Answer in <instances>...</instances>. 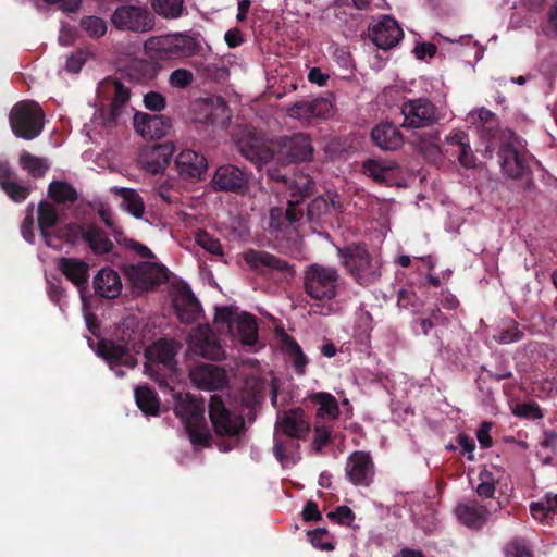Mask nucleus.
Returning a JSON list of instances; mask_svg holds the SVG:
<instances>
[{
    "instance_id": "603ef678",
    "label": "nucleus",
    "mask_w": 557,
    "mask_h": 557,
    "mask_svg": "<svg viewBox=\"0 0 557 557\" xmlns=\"http://www.w3.org/2000/svg\"><path fill=\"white\" fill-rule=\"evenodd\" d=\"M79 26L92 38L102 37L108 29L107 22L95 15L84 16L81 20Z\"/></svg>"
},
{
    "instance_id": "49530a36",
    "label": "nucleus",
    "mask_w": 557,
    "mask_h": 557,
    "mask_svg": "<svg viewBox=\"0 0 557 557\" xmlns=\"http://www.w3.org/2000/svg\"><path fill=\"white\" fill-rule=\"evenodd\" d=\"M48 196L57 203H73L77 200L76 189L64 181H52L48 186Z\"/></svg>"
},
{
    "instance_id": "1a4fd4ad",
    "label": "nucleus",
    "mask_w": 557,
    "mask_h": 557,
    "mask_svg": "<svg viewBox=\"0 0 557 557\" xmlns=\"http://www.w3.org/2000/svg\"><path fill=\"white\" fill-rule=\"evenodd\" d=\"M209 418L219 436L233 437L239 435L245 429L244 418L231 411L222 397L216 394L211 395L209 400Z\"/></svg>"
},
{
    "instance_id": "4d7b16f0",
    "label": "nucleus",
    "mask_w": 557,
    "mask_h": 557,
    "mask_svg": "<svg viewBox=\"0 0 557 557\" xmlns=\"http://www.w3.org/2000/svg\"><path fill=\"white\" fill-rule=\"evenodd\" d=\"M326 517L341 525H350L356 515L350 507L346 505L338 506L335 510L327 512Z\"/></svg>"
},
{
    "instance_id": "bb28decb",
    "label": "nucleus",
    "mask_w": 557,
    "mask_h": 557,
    "mask_svg": "<svg viewBox=\"0 0 557 557\" xmlns=\"http://www.w3.org/2000/svg\"><path fill=\"white\" fill-rule=\"evenodd\" d=\"M0 188L14 202L21 203L30 195V186L21 184L8 161L0 160Z\"/></svg>"
},
{
    "instance_id": "f8f14e48",
    "label": "nucleus",
    "mask_w": 557,
    "mask_h": 557,
    "mask_svg": "<svg viewBox=\"0 0 557 557\" xmlns=\"http://www.w3.org/2000/svg\"><path fill=\"white\" fill-rule=\"evenodd\" d=\"M307 206L298 200H287L286 208L273 207L269 214V226L273 232L286 234L289 230L297 231L305 215Z\"/></svg>"
},
{
    "instance_id": "864d4df0",
    "label": "nucleus",
    "mask_w": 557,
    "mask_h": 557,
    "mask_svg": "<svg viewBox=\"0 0 557 557\" xmlns=\"http://www.w3.org/2000/svg\"><path fill=\"white\" fill-rule=\"evenodd\" d=\"M196 244L214 256H223V247L218 238L211 236L207 231L199 230L195 236Z\"/></svg>"
},
{
    "instance_id": "37998d69",
    "label": "nucleus",
    "mask_w": 557,
    "mask_h": 557,
    "mask_svg": "<svg viewBox=\"0 0 557 557\" xmlns=\"http://www.w3.org/2000/svg\"><path fill=\"white\" fill-rule=\"evenodd\" d=\"M18 164L33 178L44 177L50 168L46 158L34 156L28 151L20 154Z\"/></svg>"
},
{
    "instance_id": "20e7f679",
    "label": "nucleus",
    "mask_w": 557,
    "mask_h": 557,
    "mask_svg": "<svg viewBox=\"0 0 557 557\" xmlns=\"http://www.w3.org/2000/svg\"><path fill=\"white\" fill-rule=\"evenodd\" d=\"M45 113L35 101H20L13 106L9 122L13 134L26 140L39 136L44 129Z\"/></svg>"
},
{
    "instance_id": "cd10ccee",
    "label": "nucleus",
    "mask_w": 557,
    "mask_h": 557,
    "mask_svg": "<svg viewBox=\"0 0 557 557\" xmlns=\"http://www.w3.org/2000/svg\"><path fill=\"white\" fill-rule=\"evenodd\" d=\"M173 153L172 143L154 145L141 156L143 168L151 174L162 173L170 164Z\"/></svg>"
},
{
    "instance_id": "ddd939ff",
    "label": "nucleus",
    "mask_w": 557,
    "mask_h": 557,
    "mask_svg": "<svg viewBox=\"0 0 557 557\" xmlns=\"http://www.w3.org/2000/svg\"><path fill=\"white\" fill-rule=\"evenodd\" d=\"M103 87L112 96L108 110L102 112L103 119L109 126L117 125L127 110L131 98L129 88L116 78L104 79Z\"/></svg>"
},
{
    "instance_id": "f03ea898",
    "label": "nucleus",
    "mask_w": 557,
    "mask_h": 557,
    "mask_svg": "<svg viewBox=\"0 0 557 557\" xmlns=\"http://www.w3.org/2000/svg\"><path fill=\"white\" fill-rule=\"evenodd\" d=\"M341 265L354 282L362 287L375 285L382 276L381 260L372 255L366 243H350L337 247Z\"/></svg>"
},
{
    "instance_id": "e2e57ef3",
    "label": "nucleus",
    "mask_w": 557,
    "mask_h": 557,
    "mask_svg": "<svg viewBox=\"0 0 557 557\" xmlns=\"http://www.w3.org/2000/svg\"><path fill=\"white\" fill-rule=\"evenodd\" d=\"M135 333L134 319H124L116 330L117 343L126 344L128 346V343L134 338Z\"/></svg>"
},
{
    "instance_id": "c9c22d12",
    "label": "nucleus",
    "mask_w": 557,
    "mask_h": 557,
    "mask_svg": "<svg viewBox=\"0 0 557 557\" xmlns=\"http://www.w3.org/2000/svg\"><path fill=\"white\" fill-rule=\"evenodd\" d=\"M83 240L87 243L95 255L109 253L114 247L106 232L95 224L86 225Z\"/></svg>"
},
{
    "instance_id": "3c124183",
    "label": "nucleus",
    "mask_w": 557,
    "mask_h": 557,
    "mask_svg": "<svg viewBox=\"0 0 557 557\" xmlns=\"http://www.w3.org/2000/svg\"><path fill=\"white\" fill-rule=\"evenodd\" d=\"M184 0H152L154 11L165 18H177L183 11Z\"/></svg>"
},
{
    "instance_id": "58836bf2",
    "label": "nucleus",
    "mask_w": 557,
    "mask_h": 557,
    "mask_svg": "<svg viewBox=\"0 0 557 557\" xmlns=\"http://www.w3.org/2000/svg\"><path fill=\"white\" fill-rule=\"evenodd\" d=\"M530 511L535 520L545 524H552L554 516L557 515V494H546L543 499L532 502L530 504Z\"/></svg>"
},
{
    "instance_id": "9b49d317",
    "label": "nucleus",
    "mask_w": 557,
    "mask_h": 557,
    "mask_svg": "<svg viewBox=\"0 0 557 557\" xmlns=\"http://www.w3.org/2000/svg\"><path fill=\"white\" fill-rule=\"evenodd\" d=\"M250 174L236 165L225 164L219 166L211 181L212 188L216 191L245 194L249 188Z\"/></svg>"
},
{
    "instance_id": "13d9d810",
    "label": "nucleus",
    "mask_w": 557,
    "mask_h": 557,
    "mask_svg": "<svg viewBox=\"0 0 557 557\" xmlns=\"http://www.w3.org/2000/svg\"><path fill=\"white\" fill-rule=\"evenodd\" d=\"M506 557H532L531 549L523 539H513L506 545Z\"/></svg>"
},
{
    "instance_id": "6e6552de",
    "label": "nucleus",
    "mask_w": 557,
    "mask_h": 557,
    "mask_svg": "<svg viewBox=\"0 0 557 557\" xmlns=\"http://www.w3.org/2000/svg\"><path fill=\"white\" fill-rule=\"evenodd\" d=\"M111 23L119 30L147 33L154 26V16L145 7L121 4L112 13Z\"/></svg>"
},
{
    "instance_id": "dca6fc26",
    "label": "nucleus",
    "mask_w": 557,
    "mask_h": 557,
    "mask_svg": "<svg viewBox=\"0 0 557 557\" xmlns=\"http://www.w3.org/2000/svg\"><path fill=\"white\" fill-rule=\"evenodd\" d=\"M249 268L260 274H269L274 271L294 276V267L287 261L264 250L248 249L243 253Z\"/></svg>"
},
{
    "instance_id": "052dcab7",
    "label": "nucleus",
    "mask_w": 557,
    "mask_h": 557,
    "mask_svg": "<svg viewBox=\"0 0 557 557\" xmlns=\"http://www.w3.org/2000/svg\"><path fill=\"white\" fill-rule=\"evenodd\" d=\"M332 428L329 425H315L313 436V448L320 453L331 442Z\"/></svg>"
},
{
    "instance_id": "09e8293b",
    "label": "nucleus",
    "mask_w": 557,
    "mask_h": 557,
    "mask_svg": "<svg viewBox=\"0 0 557 557\" xmlns=\"http://www.w3.org/2000/svg\"><path fill=\"white\" fill-rule=\"evenodd\" d=\"M286 349L295 372L299 375L305 374L309 359L294 337H286Z\"/></svg>"
},
{
    "instance_id": "6e6d98bb",
    "label": "nucleus",
    "mask_w": 557,
    "mask_h": 557,
    "mask_svg": "<svg viewBox=\"0 0 557 557\" xmlns=\"http://www.w3.org/2000/svg\"><path fill=\"white\" fill-rule=\"evenodd\" d=\"M523 337H524V332H523V330H521L519 327L518 322H516L515 320H510L507 327L504 329L498 334L496 339L500 344H510V343L519 342V341L523 339Z\"/></svg>"
},
{
    "instance_id": "f3484780",
    "label": "nucleus",
    "mask_w": 557,
    "mask_h": 557,
    "mask_svg": "<svg viewBox=\"0 0 557 557\" xmlns=\"http://www.w3.org/2000/svg\"><path fill=\"white\" fill-rule=\"evenodd\" d=\"M345 473L354 485L369 486L375 474V467L370 453L357 450L349 455Z\"/></svg>"
},
{
    "instance_id": "0e129e2a",
    "label": "nucleus",
    "mask_w": 557,
    "mask_h": 557,
    "mask_svg": "<svg viewBox=\"0 0 557 557\" xmlns=\"http://www.w3.org/2000/svg\"><path fill=\"white\" fill-rule=\"evenodd\" d=\"M327 535V530L323 528H319L308 532V537L310 539V542L314 547H318L322 550H333L334 545L329 541H324V537H326Z\"/></svg>"
},
{
    "instance_id": "4c0bfd02",
    "label": "nucleus",
    "mask_w": 557,
    "mask_h": 557,
    "mask_svg": "<svg viewBox=\"0 0 557 557\" xmlns=\"http://www.w3.org/2000/svg\"><path fill=\"white\" fill-rule=\"evenodd\" d=\"M236 335L244 345H253L258 339V324L255 315L243 312L234 322Z\"/></svg>"
},
{
    "instance_id": "39448f33",
    "label": "nucleus",
    "mask_w": 557,
    "mask_h": 557,
    "mask_svg": "<svg viewBox=\"0 0 557 557\" xmlns=\"http://www.w3.org/2000/svg\"><path fill=\"white\" fill-rule=\"evenodd\" d=\"M338 281L336 268L313 263L305 272V290L313 299L330 300L337 295Z\"/></svg>"
},
{
    "instance_id": "0eeeda50",
    "label": "nucleus",
    "mask_w": 557,
    "mask_h": 557,
    "mask_svg": "<svg viewBox=\"0 0 557 557\" xmlns=\"http://www.w3.org/2000/svg\"><path fill=\"white\" fill-rule=\"evenodd\" d=\"M273 149L274 159L284 165L310 161L313 157L311 137L304 133L278 137Z\"/></svg>"
},
{
    "instance_id": "f257e3e1",
    "label": "nucleus",
    "mask_w": 557,
    "mask_h": 557,
    "mask_svg": "<svg viewBox=\"0 0 557 557\" xmlns=\"http://www.w3.org/2000/svg\"><path fill=\"white\" fill-rule=\"evenodd\" d=\"M182 345L174 339L161 338L146 348L145 373L165 391L177 380L176 356Z\"/></svg>"
},
{
    "instance_id": "2eb2a0df",
    "label": "nucleus",
    "mask_w": 557,
    "mask_h": 557,
    "mask_svg": "<svg viewBox=\"0 0 557 557\" xmlns=\"http://www.w3.org/2000/svg\"><path fill=\"white\" fill-rule=\"evenodd\" d=\"M370 40L382 50L396 47L404 37V32L398 22L391 15H383L381 20L369 26Z\"/></svg>"
},
{
    "instance_id": "7ed1b4c3",
    "label": "nucleus",
    "mask_w": 557,
    "mask_h": 557,
    "mask_svg": "<svg viewBox=\"0 0 557 557\" xmlns=\"http://www.w3.org/2000/svg\"><path fill=\"white\" fill-rule=\"evenodd\" d=\"M144 47L147 54L159 60H182L205 55L201 40L188 33L151 37L145 41Z\"/></svg>"
},
{
    "instance_id": "7c9ffc66",
    "label": "nucleus",
    "mask_w": 557,
    "mask_h": 557,
    "mask_svg": "<svg viewBox=\"0 0 557 557\" xmlns=\"http://www.w3.org/2000/svg\"><path fill=\"white\" fill-rule=\"evenodd\" d=\"M465 132H457L447 136L445 151L456 157L459 163L466 169L475 168L476 157L474 156Z\"/></svg>"
},
{
    "instance_id": "ea45409f",
    "label": "nucleus",
    "mask_w": 557,
    "mask_h": 557,
    "mask_svg": "<svg viewBox=\"0 0 557 557\" xmlns=\"http://www.w3.org/2000/svg\"><path fill=\"white\" fill-rule=\"evenodd\" d=\"M311 404L318 406L317 417L336 419L339 416V407L336 398L326 392L313 393L309 396Z\"/></svg>"
},
{
    "instance_id": "a211bd4d",
    "label": "nucleus",
    "mask_w": 557,
    "mask_h": 557,
    "mask_svg": "<svg viewBox=\"0 0 557 557\" xmlns=\"http://www.w3.org/2000/svg\"><path fill=\"white\" fill-rule=\"evenodd\" d=\"M175 168L182 180L200 181L208 169V161L202 153L184 149L175 158Z\"/></svg>"
},
{
    "instance_id": "8fccbe9b",
    "label": "nucleus",
    "mask_w": 557,
    "mask_h": 557,
    "mask_svg": "<svg viewBox=\"0 0 557 557\" xmlns=\"http://www.w3.org/2000/svg\"><path fill=\"white\" fill-rule=\"evenodd\" d=\"M58 222L59 214L55 207L48 201L41 200L37 208V223L40 233H44V230L52 228Z\"/></svg>"
},
{
    "instance_id": "a19ab883",
    "label": "nucleus",
    "mask_w": 557,
    "mask_h": 557,
    "mask_svg": "<svg viewBox=\"0 0 557 557\" xmlns=\"http://www.w3.org/2000/svg\"><path fill=\"white\" fill-rule=\"evenodd\" d=\"M134 394L136 405L146 416L159 414L160 400L153 389L148 386H137Z\"/></svg>"
},
{
    "instance_id": "4468645a",
    "label": "nucleus",
    "mask_w": 557,
    "mask_h": 557,
    "mask_svg": "<svg viewBox=\"0 0 557 557\" xmlns=\"http://www.w3.org/2000/svg\"><path fill=\"white\" fill-rule=\"evenodd\" d=\"M500 508L502 504L499 500L482 505L474 499L468 503L458 504L455 508V513L459 522L467 528L471 530H481L487 521V516Z\"/></svg>"
},
{
    "instance_id": "a18cd8bd",
    "label": "nucleus",
    "mask_w": 557,
    "mask_h": 557,
    "mask_svg": "<svg viewBox=\"0 0 557 557\" xmlns=\"http://www.w3.org/2000/svg\"><path fill=\"white\" fill-rule=\"evenodd\" d=\"M342 212L343 205L337 193L327 191L325 196L318 197L307 205V215L310 220L314 218V211Z\"/></svg>"
},
{
    "instance_id": "423d86ee",
    "label": "nucleus",
    "mask_w": 557,
    "mask_h": 557,
    "mask_svg": "<svg viewBox=\"0 0 557 557\" xmlns=\"http://www.w3.org/2000/svg\"><path fill=\"white\" fill-rule=\"evenodd\" d=\"M405 128H425L437 124L444 114L429 98L406 100L400 108Z\"/></svg>"
},
{
    "instance_id": "473e14b6",
    "label": "nucleus",
    "mask_w": 557,
    "mask_h": 557,
    "mask_svg": "<svg viewBox=\"0 0 557 557\" xmlns=\"http://www.w3.org/2000/svg\"><path fill=\"white\" fill-rule=\"evenodd\" d=\"M94 289L97 295L108 299L120 296L122 282L119 273L110 267H104L95 275Z\"/></svg>"
},
{
    "instance_id": "c03bdc74",
    "label": "nucleus",
    "mask_w": 557,
    "mask_h": 557,
    "mask_svg": "<svg viewBox=\"0 0 557 557\" xmlns=\"http://www.w3.org/2000/svg\"><path fill=\"white\" fill-rule=\"evenodd\" d=\"M158 74V66L151 61L144 59L134 60L127 69V76L137 83L152 81Z\"/></svg>"
},
{
    "instance_id": "e433bc0d",
    "label": "nucleus",
    "mask_w": 557,
    "mask_h": 557,
    "mask_svg": "<svg viewBox=\"0 0 557 557\" xmlns=\"http://www.w3.org/2000/svg\"><path fill=\"white\" fill-rule=\"evenodd\" d=\"M194 351L203 358L219 361L224 358V349L211 334H199L193 339Z\"/></svg>"
},
{
    "instance_id": "bf43d9fd",
    "label": "nucleus",
    "mask_w": 557,
    "mask_h": 557,
    "mask_svg": "<svg viewBox=\"0 0 557 557\" xmlns=\"http://www.w3.org/2000/svg\"><path fill=\"white\" fill-rule=\"evenodd\" d=\"M193 81L194 75L191 71L187 69L174 70L169 78L170 85L177 88H186L193 83Z\"/></svg>"
},
{
    "instance_id": "aec40b11",
    "label": "nucleus",
    "mask_w": 557,
    "mask_h": 557,
    "mask_svg": "<svg viewBox=\"0 0 557 557\" xmlns=\"http://www.w3.org/2000/svg\"><path fill=\"white\" fill-rule=\"evenodd\" d=\"M193 382L202 389H221L228 383V377L224 369L212 363H201L190 371Z\"/></svg>"
},
{
    "instance_id": "4be33fe9",
    "label": "nucleus",
    "mask_w": 557,
    "mask_h": 557,
    "mask_svg": "<svg viewBox=\"0 0 557 557\" xmlns=\"http://www.w3.org/2000/svg\"><path fill=\"white\" fill-rule=\"evenodd\" d=\"M97 355L108 362L110 369H114V366L134 368L137 363L129 354V347L113 339H100L97 345Z\"/></svg>"
},
{
    "instance_id": "f704fd0d",
    "label": "nucleus",
    "mask_w": 557,
    "mask_h": 557,
    "mask_svg": "<svg viewBox=\"0 0 557 557\" xmlns=\"http://www.w3.org/2000/svg\"><path fill=\"white\" fill-rule=\"evenodd\" d=\"M289 191L288 200H298L305 205L306 199L310 198L315 189V182L313 178L304 172H295L288 177L286 185Z\"/></svg>"
},
{
    "instance_id": "2f4dec72",
    "label": "nucleus",
    "mask_w": 557,
    "mask_h": 557,
    "mask_svg": "<svg viewBox=\"0 0 557 557\" xmlns=\"http://www.w3.org/2000/svg\"><path fill=\"white\" fill-rule=\"evenodd\" d=\"M371 139L376 147L386 151H395L404 144L401 132L392 122H384L374 126L371 132Z\"/></svg>"
},
{
    "instance_id": "69168bd1",
    "label": "nucleus",
    "mask_w": 557,
    "mask_h": 557,
    "mask_svg": "<svg viewBox=\"0 0 557 557\" xmlns=\"http://www.w3.org/2000/svg\"><path fill=\"white\" fill-rule=\"evenodd\" d=\"M98 214L104 225L111 230L112 235L114 236L117 243H122V236L124 234L123 230L114 223L112 212L107 208H100Z\"/></svg>"
},
{
    "instance_id": "de8ad7c7",
    "label": "nucleus",
    "mask_w": 557,
    "mask_h": 557,
    "mask_svg": "<svg viewBox=\"0 0 557 557\" xmlns=\"http://www.w3.org/2000/svg\"><path fill=\"white\" fill-rule=\"evenodd\" d=\"M115 194L123 199L125 210L136 219H140L145 213V203L140 195L132 188H115Z\"/></svg>"
},
{
    "instance_id": "a878e982",
    "label": "nucleus",
    "mask_w": 557,
    "mask_h": 557,
    "mask_svg": "<svg viewBox=\"0 0 557 557\" xmlns=\"http://www.w3.org/2000/svg\"><path fill=\"white\" fill-rule=\"evenodd\" d=\"M59 271L78 289L83 295L89 280V264L77 258L61 257L57 261Z\"/></svg>"
},
{
    "instance_id": "c756f323",
    "label": "nucleus",
    "mask_w": 557,
    "mask_h": 557,
    "mask_svg": "<svg viewBox=\"0 0 557 557\" xmlns=\"http://www.w3.org/2000/svg\"><path fill=\"white\" fill-rule=\"evenodd\" d=\"M363 173L380 184H395L399 174V165L394 161L368 159L362 163Z\"/></svg>"
},
{
    "instance_id": "72a5a7b5",
    "label": "nucleus",
    "mask_w": 557,
    "mask_h": 557,
    "mask_svg": "<svg viewBox=\"0 0 557 557\" xmlns=\"http://www.w3.org/2000/svg\"><path fill=\"white\" fill-rule=\"evenodd\" d=\"M239 151L259 169L274 160V149L264 146L257 137H249L238 145Z\"/></svg>"
},
{
    "instance_id": "680f3d73",
    "label": "nucleus",
    "mask_w": 557,
    "mask_h": 557,
    "mask_svg": "<svg viewBox=\"0 0 557 557\" xmlns=\"http://www.w3.org/2000/svg\"><path fill=\"white\" fill-rule=\"evenodd\" d=\"M513 413L527 419H541L543 417L540 406L534 401L518 404Z\"/></svg>"
},
{
    "instance_id": "9d476101",
    "label": "nucleus",
    "mask_w": 557,
    "mask_h": 557,
    "mask_svg": "<svg viewBox=\"0 0 557 557\" xmlns=\"http://www.w3.org/2000/svg\"><path fill=\"white\" fill-rule=\"evenodd\" d=\"M125 274L132 285L141 290L152 289L168 281V269L160 263L149 261L126 267Z\"/></svg>"
},
{
    "instance_id": "393cba45",
    "label": "nucleus",
    "mask_w": 557,
    "mask_h": 557,
    "mask_svg": "<svg viewBox=\"0 0 557 557\" xmlns=\"http://www.w3.org/2000/svg\"><path fill=\"white\" fill-rule=\"evenodd\" d=\"M174 412L184 422V425L203 423L205 403L189 393H180L175 398Z\"/></svg>"
},
{
    "instance_id": "c85d7f7f",
    "label": "nucleus",
    "mask_w": 557,
    "mask_h": 557,
    "mask_svg": "<svg viewBox=\"0 0 557 557\" xmlns=\"http://www.w3.org/2000/svg\"><path fill=\"white\" fill-rule=\"evenodd\" d=\"M134 127L141 136L154 139L166 135L170 122L163 115L136 112Z\"/></svg>"
},
{
    "instance_id": "338daca9",
    "label": "nucleus",
    "mask_w": 557,
    "mask_h": 557,
    "mask_svg": "<svg viewBox=\"0 0 557 557\" xmlns=\"http://www.w3.org/2000/svg\"><path fill=\"white\" fill-rule=\"evenodd\" d=\"M144 104L150 111L160 112L165 108L166 101L162 94L149 91L144 97Z\"/></svg>"
},
{
    "instance_id": "412c9836",
    "label": "nucleus",
    "mask_w": 557,
    "mask_h": 557,
    "mask_svg": "<svg viewBox=\"0 0 557 557\" xmlns=\"http://www.w3.org/2000/svg\"><path fill=\"white\" fill-rule=\"evenodd\" d=\"M332 103L325 98L313 100H300L287 109V115L292 119L309 122L312 119H326L332 112Z\"/></svg>"
},
{
    "instance_id": "79ce46f5",
    "label": "nucleus",
    "mask_w": 557,
    "mask_h": 557,
    "mask_svg": "<svg viewBox=\"0 0 557 557\" xmlns=\"http://www.w3.org/2000/svg\"><path fill=\"white\" fill-rule=\"evenodd\" d=\"M205 111V117L202 122L207 125L212 126H221L225 127L227 126L228 120H230V112L228 107L225 102V100L219 98L216 100V106H213V103H205L203 107Z\"/></svg>"
},
{
    "instance_id": "5701e85b",
    "label": "nucleus",
    "mask_w": 557,
    "mask_h": 557,
    "mask_svg": "<svg viewBox=\"0 0 557 557\" xmlns=\"http://www.w3.org/2000/svg\"><path fill=\"white\" fill-rule=\"evenodd\" d=\"M497 156L502 171L508 177L513 180L520 178L529 169L524 153L520 152L510 143L503 144Z\"/></svg>"
},
{
    "instance_id": "b1692460",
    "label": "nucleus",
    "mask_w": 557,
    "mask_h": 557,
    "mask_svg": "<svg viewBox=\"0 0 557 557\" xmlns=\"http://www.w3.org/2000/svg\"><path fill=\"white\" fill-rule=\"evenodd\" d=\"M178 320L185 324L196 322L201 313V306L188 285L182 286L173 299Z\"/></svg>"
},
{
    "instance_id": "774afa93",
    "label": "nucleus",
    "mask_w": 557,
    "mask_h": 557,
    "mask_svg": "<svg viewBox=\"0 0 557 557\" xmlns=\"http://www.w3.org/2000/svg\"><path fill=\"white\" fill-rule=\"evenodd\" d=\"M119 244L135 251L141 258H145V259H153L154 258L153 252L147 246L140 244L139 242H137L135 239L127 238L124 235L122 236V243H119Z\"/></svg>"
},
{
    "instance_id": "6ab92c4d",
    "label": "nucleus",
    "mask_w": 557,
    "mask_h": 557,
    "mask_svg": "<svg viewBox=\"0 0 557 557\" xmlns=\"http://www.w3.org/2000/svg\"><path fill=\"white\" fill-rule=\"evenodd\" d=\"M275 431L295 440H304L310 432V423L306 420L302 408H292L278 416Z\"/></svg>"
},
{
    "instance_id": "5fc2aeb1",
    "label": "nucleus",
    "mask_w": 557,
    "mask_h": 557,
    "mask_svg": "<svg viewBox=\"0 0 557 557\" xmlns=\"http://www.w3.org/2000/svg\"><path fill=\"white\" fill-rule=\"evenodd\" d=\"M201 424L202 423H190L185 425V430L191 444L207 447L210 445L212 437L209 430L207 428H201Z\"/></svg>"
}]
</instances>
